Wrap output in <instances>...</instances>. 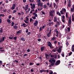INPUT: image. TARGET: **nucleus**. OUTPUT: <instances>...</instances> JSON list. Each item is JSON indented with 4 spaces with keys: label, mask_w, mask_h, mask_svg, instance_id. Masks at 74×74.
<instances>
[{
    "label": "nucleus",
    "mask_w": 74,
    "mask_h": 74,
    "mask_svg": "<svg viewBox=\"0 0 74 74\" xmlns=\"http://www.w3.org/2000/svg\"><path fill=\"white\" fill-rule=\"evenodd\" d=\"M45 49V47H41L40 49L41 52H42V51H43V50H44Z\"/></svg>",
    "instance_id": "15"
},
{
    "label": "nucleus",
    "mask_w": 74,
    "mask_h": 74,
    "mask_svg": "<svg viewBox=\"0 0 74 74\" xmlns=\"http://www.w3.org/2000/svg\"><path fill=\"white\" fill-rule=\"evenodd\" d=\"M29 6V5H27L25 6V11H27L28 9V7Z\"/></svg>",
    "instance_id": "11"
},
{
    "label": "nucleus",
    "mask_w": 74,
    "mask_h": 74,
    "mask_svg": "<svg viewBox=\"0 0 74 74\" xmlns=\"http://www.w3.org/2000/svg\"><path fill=\"white\" fill-rule=\"evenodd\" d=\"M13 27L14 28V29L15 30H16L18 29V26L16 25H14Z\"/></svg>",
    "instance_id": "14"
},
{
    "label": "nucleus",
    "mask_w": 74,
    "mask_h": 74,
    "mask_svg": "<svg viewBox=\"0 0 74 74\" xmlns=\"http://www.w3.org/2000/svg\"><path fill=\"white\" fill-rule=\"evenodd\" d=\"M66 17L68 18V12L66 13Z\"/></svg>",
    "instance_id": "24"
},
{
    "label": "nucleus",
    "mask_w": 74,
    "mask_h": 74,
    "mask_svg": "<svg viewBox=\"0 0 74 74\" xmlns=\"http://www.w3.org/2000/svg\"><path fill=\"white\" fill-rule=\"evenodd\" d=\"M53 6L54 7V8H55V7H56V3H54L53 4Z\"/></svg>",
    "instance_id": "45"
},
{
    "label": "nucleus",
    "mask_w": 74,
    "mask_h": 74,
    "mask_svg": "<svg viewBox=\"0 0 74 74\" xmlns=\"http://www.w3.org/2000/svg\"><path fill=\"white\" fill-rule=\"evenodd\" d=\"M56 49H54L52 50V51L55 52H56Z\"/></svg>",
    "instance_id": "23"
},
{
    "label": "nucleus",
    "mask_w": 74,
    "mask_h": 74,
    "mask_svg": "<svg viewBox=\"0 0 74 74\" xmlns=\"http://www.w3.org/2000/svg\"><path fill=\"white\" fill-rule=\"evenodd\" d=\"M28 32H29V31H28V29H26V32H25L26 33H28Z\"/></svg>",
    "instance_id": "63"
},
{
    "label": "nucleus",
    "mask_w": 74,
    "mask_h": 74,
    "mask_svg": "<svg viewBox=\"0 0 74 74\" xmlns=\"http://www.w3.org/2000/svg\"><path fill=\"white\" fill-rule=\"evenodd\" d=\"M9 38L10 40H13V37H9Z\"/></svg>",
    "instance_id": "29"
},
{
    "label": "nucleus",
    "mask_w": 74,
    "mask_h": 74,
    "mask_svg": "<svg viewBox=\"0 0 74 74\" xmlns=\"http://www.w3.org/2000/svg\"><path fill=\"white\" fill-rule=\"evenodd\" d=\"M68 5L69 7H71V3H68Z\"/></svg>",
    "instance_id": "40"
},
{
    "label": "nucleus",
    "mask_w": 74,
    "mask_h": 74,
    "mask_svg": "<svg viewBox=\"0 0 74 74\" xmlns=\"http://www.w3.org/2000/svg\"><path fill=\"white\" fill-rule=\"evenodd\" d=\"M57 19H58V18H57V16H55L54 17V20L53 21L54 22H57Z\"/></svg>",
    "instance_id": "9"
},
{
    "label": "nucleus",
    "mask_w": 74,
    "mask_h": 74,
    "mask_svg": "<svg viewBox=\"0 0 74 74\" xmlns=\"http://www.w3.org/2000/svg\"><path fill=\"white\" fill-rule=\"evenodd\" d=\"M21 40L22 41H25V40L23 38H21Z\"/></svg>",
    "instance_id": "52"
},
{
    "label": "nucleus",
    "mask_w": 74,
    "mask_h": 74,
    "mask_svg": "<svg viewBox=\"0 0 74 74\" xmlns=\"http://www.w3.org/2000/svg\"><path fill=\"white\" fill-rule=\"evenodd\" d=\"M51 72L49 73V74H53V71H50Z\"/></svg>",
    "instance_id": "43"
},
{
    "label": "nucleus",
    "mask_w": 74,
    "mask_h": 74,
    "mask_svg": "<svg viewBox=\"0 0 74 74\" xmlns=\"http://www.w3.org/2000/svg\"><path fill=\"white\" fill-rule=\"evenodd\" d=\"M42 30V28L41 27H40L39 28V32H41Z\"/></svg>",
    "instance_id": "56"
},
{
    "label": "nucleus",
    "mask_w": 74,
    "mask_h": 74,
    "mask_svg": "<svg viewBox=\"0 0 74 74\" xmlns=\"http://www.w3.org/2000/svg\"><path fill=\"white\" fill-rule=\"evenodd\" d=\"M50 57H51V58H53V57H55V55L53 54H51V55Z\"/></svg>",
    "instance_id": "31"
},
{
    "label": "nucleus",
    "mask_w": 74,
    "mask_h": 74,
    "mask_svg": "<svg viewBox=\"0 0 74 74\" xmlns=\"http://www.w3.org/2000/svg\"><path fill=\"white\" fill-rule=\"evenodd\" d=\"M74 9H73V8H71V12H74Z\"/></svg>",
    "instance_id": "39"
},
{
    "label": "nucleus",
    "mask_w": 74,
    "mask_h": 74,
    "mask_svg": "<svg viewBox=\"0 0 74 74\" xmlns=\"http://www.w3.org/2000/svg\"><path fill=\"white\" fill-rule=\"evenodd\" d=\"M44 8H47V5H44Z\"/></svg>",
    "instance_id": "35"
},
{
    "label": "nucleus",
    "mask_w": 74,
    "mask_h": 74,
    "mask_svg": "<svg viewBox=\"0 0 74 74\" xmlns=\"http://www.w3.org/2000/svg\"><path fill=\"white\" fill-rule=\"evenodd\" d=\"M60 13L61 15H63L64 14V13L62 11H60Z\"/></svg>",
    "instance_id": "41"
},
{
    "label": "nucleus",
    "mask_w": 74,
    "mask_h": 74,
    "mask_svg": "<svg viewBox=\"0 0 74 74\" xmlns=\"http://www.w3.org/2000/svg\"><path fill=\"white\" fill-rule=\"evenodd\" d=\"M49 62H50L51 63H53L52 60H49Z\"/></svg>",
    "instance_id": "38"
},
{
    "label": "nucleus",
    "mask_w": 74,
    "mask_h": 74,
    "mask_svg": "<svg viewBox=\"0 0 74 74\" xmlns=\"http://www.w3.org/2000/svg\"><path fill=\"white\" fill-rule=\"evenodd\" d=\"M63 10L64 12H66V9H65V8H63Z\"/></svg>",
    "instance_id": "53"
},
{
    "label": "nucleus",
    "mask_w": 74,
    "mask_h": 74,
    "mask_svg": "<svg viewBox=\"0 0 74 74\" xmlns=\"http://www.w3.org/2000/svg\"><path fill=\"white\" fill-rule=\"evenodd\" d=\"M64 27V25L63 24L61 27V28L62 29H63Z\"/></svg>",
    "instance_id": "44"
},
{
    "label": "nucleus",
    "mask_w": 74,
    "mask_h": 74,
    "mask_svg": "<svg viewBox=\"0 0 74 74\" xmlns=\"http://www.w3.org/2000/svg\"><path fill=\"white\" fill-rule=\"evenodd\" d=\"M49 14L50 16H53V12H52V11L51 10L49 12Z\"/></svg>",
    "instance_id": "8"
},
{
    "label": "nucleus",
    "mask_w": 74,
    "mask_h": 74,
    "mask_svg": "<svg viewBox=\"0 0 74 74\" xmlns=\"http://www.w3.org/2000/svg\"><path fill=\"white\" fill-rule=\"evenodd\" d=\"M37 3H41V0H37Z\"/></svg>",
    "instance_id": "47"
},
{
    "label": "nucleus",
    "mask_w": 74,
    "mask_h": 74,
    "mask_svg": "<svg viewBox=\"0 0 74 74\" xmlns=\"http://www.w3.org/2000/svg\"><path fill=\"white\" fill-rule=\"evenodd\" d=\"M36 66H40V63H37L36 64Z\"/></svg>",
    "instance_id": "61"
},
{
    "label": "nucleus",
    "mask_w": 74,
    "mask_h": 74,
    "mask_svg": "<svg viewBox=\"0 0 74 74\" xmlns=\"http://www.w3.org/2000/svg\"><path fill=\"white\" fill-rule=\"evenodd\" d=\"M0 15V16H2V17H4L5 16V15L4 14H1Z\"/></svg>",
    "instance_id": "26"
},
{
    "label": "nucleus",
    "mask_w": 74,
    "mask_h": 74,
    "mask_svg": "<svg viewBox=\"0 0 74 74\" xmlns=\"http://www.w3.org/2000/svg\"><path fill=\"white\" fill-rule=\"evenodd\" d=\"M35 17H37V16H38V15H37V14H36L35 15Z\"/></svg>",
    "instance_id": "62"
},
{
    "label": "nucleus",
    "mask_w": 74,
    "mask_h": 74,
    "mask_svg": "<svg viewBox=\"0 0 74 74\" xmlns=\"http://www.w3.org/2000/svg\"><path fill=\"white\" fill-rule=\"evenodd\" d=\"M16 12V10H14L13 11V14H15Z\"/></svg>",
    "instance_id": "25"
},
{
    "label": "nucleus",
    "mask_w": 74,
    "mask_h": 74,
    "mask_svg": "<svg viewBox=\"0 0 74 74\" xmlns=\"http://www.w3.org/2000/svg\"><path fill=\"white\" fill-rule=\"evenodd\" d=\"M38 21L37 20L35 21V22L33 24L34 26H37V25H38Z\"/></svg>",
    "instance_id": "7"
},
{
    "label": "nucleus",
    "mask_w": 74,
    "mask_h": 74,
    "mask_svg": "<svg viewBox=\"0 0 74 74\" xmlns=\"http://www.w3.org/2000/svg\"><path fill=\"white\" fill-rule=\"evenodd\" d=\"M57 22V25H58V26H59V25H60V23H59V21H56V22Z\"/></svg>",
    "instance_id": "32"
},
{
    "label": "nucleus",
    "mask_w": 74,
    "mask_h": 74,
    "mask_svg": "<svg viewBox=\"0 0 74 74\" xmlns=\"http://www.w3.org/2000/svg\"><path fill=\"white\" fill-rule=\"evenodd\" d=\"M32 18L33 19H36V17H35V16H34L32 17Z\"/></svg>",
    "instance_id": "59"
},
{
    "label": "nucleus",
    "mask_w": 74,
    "mask_h": 74,
    "mask_svg": "<svg viewBox=\"0 0 74 74\" xmlns=\"http://www.w3.org/2000/svg\"><path fill=\"white\" fill-rule=\"evenodd\" d=\"M67 3V2L66 1V0H65L64 1V4H65V5H66V3Z\"/></svg>",
    "instance_id": "57"
},
{
    "label": "nucleus",
    "mask_w": 74,
    "mask_h": 74,
    "mask_svg": "<svg viewBox=\"0 0 74 74\" xmlns=\"http://www.w3.org/2000/svg\"><path fill=\"white\" fill-rule=\"evenodd\" d=\"M29 65L30 66H32V65H33V63H30L29 64Z\"/></svg>",
    "instance_id": "55"
},
{
    "label": "nucleus",
    "mask_w": 74,
    "mask_h": 74,
    "mask_svg": "<svg viewBox=\"0 0 74 74\" xmlns=\"http://www.w3.org/2000/svg\"><path fill=\"white\" fill-rule=\"evenodd\" d=\"M35 4H33V6H32V7H31V9H34V8H35Z\"/></svg>",
    "instance_id": "18"
},
{
    "label": "nucleus",
    "mask_w": 74,
    "mask_h": 74,
    "mask_svg": "<svg viewBox=\"0 0 74 74\" xmlns=\"http://www.w3.org/2000/svg\"><path fill=\"white\" fill-rule=\"evenodd\" d=\"M21 26H23L24 27H26L27 26V25H26L25 23H23L22 25Z\"/></svg>",
    "instance_id": "12"
},
{
    "label": "nucleus",
    "mask_w": 74,
    "mask_h": 74,
    "mask_svg": "<svg viewBox=\"0 0 74 74\" xmlns=\"http://www.w3.org/2000/svg\"><path fill=\"white\" fill-rule=\"evenodd\" d=\"M56 14L57 15H59V16H61V14H60V12L58 11L57 12Z\"/></svg>",
    "instance_id": "16"
},
{
    "label": "nucleus",
    "mask_w": 74,
    "mask_h": 74,
    "mask_svg": "<svg viewBox=\"0 0 74 74\" xmlns=\"http://www.w3.org/2000/svg\"><path fill=\"white\" fill-rule=\"evenodd\" d=\"M3 7H0V11H1V10H2L3 9Z\"/></svg>",
    "instance_id": "48"
},
{
    "label": "nucleus",
    "mask_w": 74,
    "mask_h": 74,
    "mask_svg": "<svg viewBox=\"0 0 74 74\" xmlns=\"http://www.w3.org/2000/svg\"><path fill=\"white\" fill-rule=\"evenodd\" d=\"M69 19L68 22H71V16L69 17Z\"/></svg>",
    "instance_id": "19"
},
{
    "label": "nucleus",
    "mask_w": 74,
    "mask_h": 74,
    "mask_svg": "<svg viewBox=\"0 0 74 74\" xmlns=\"http://www.w3.org/2000/svg\"><path fill=\"white\" fill-rule=\"evenodd\" d=\"M27 16H27L26 17V21H29V18H28V17H27Z\"/></svg>",
    "instance_id": "22"
},
{
    "label": "nucleus",
    "mask_w": 74,
    "mask_h": 74,
    "mask_svg": "<svg viewBox=\"0 0 74 74\" xmlns=\"http://www.w3.org/2000/svg\"><path fill=\"white\" fill-rule=\"evenodd\" d=\"M52 62H53V63H55V62H56V61L55 59H52Z\"/></svg>",
    "instance_id": "46"
},
{
    "label": "nucleus",
    "mask_w": 74,
    "mask_h": 74,
    "mask_svg": "<svg viewBox=\"0 0 74 74\" xmlns=\"http://www.w3.org/2000/svg\"><path fill=\"white\" fill-rule=\"evenodd\" d=\"M60 63V60H58L56 62V63L55 64V65L56 66H58V65H59Z\"/></svg>",
    "instance_id": "6"
},
{
    "label": "nucleus",
    "mask_w": 74,
    "mask_h": 74,
    "mask_svg": "<svg viewBox=\"0 0 74 74\" xmlns=\"http://www.w3.org/2000/svg\"><path fill=\"white\" fill-rule=\"evenodd\" d=\"M16 6V5L15 4H13L12 7L11 8V10H14L15 8V6Z\"/></svg>",
    "instance_id": "5"
},
{
    "label": "nucleus",
    "mask_w": 74,
    "mask_h": 74,
    "mask_svg": "<svg viewBox=\"0 0 74 74\" xmlns=\"http://www.w3.org/2000/svg\"><path fill=\"white\" fill-rule=\"evenodd\" d=\"M61 55L63 57H64V53H62L61 54Z\"/></svg>",
    "instance_id": "50"
},
{
    "label": "nucleus",
    "mask_w": 74,
    "mask_h": 74,
    "mask_svg": "<svg viewBox=\"0 0 74 74\" xmlns=\"http://www.w3.org/2000/svg\"><path fill=\"white\" fill-rule=\"evenodd\" d=\"M38 59H40V60H42V58H41V56L39 57H38Z\"/></svg>",
    "instance_id": "64"
},
{
    "label": "nucleus",
    "mask_w": 74,
    "mask_h": 74,
    "mask_svg": "<svg viewBox=\"0 0 74 74\" xmlns=\"http://www.w3.org/2000/svg\"><path fill=\"white\" fill-rule=\"evenodd\" d=\"M13 39H14V40H16V39H17V37H16V36L14 37L13 38Z\"/></svg>",
    "instance_id": "37"
},
{
    "label": "nucleus",
    "mask_w": 74,
    "mask_h": 74,
    "mask_svg": "<svg viewBox=\"0 0 74 74\" xmlns=\"http://www.w3.org/2000/svg\"><path fill=\"white\" fill-rule=\"evenodd\" d=\"M0 33H2L3 31V28L1 27L0 28Z\"/></svg>",
    "instance_id": "17"
},
{
    "label": "nucleus",
    "mask_w": 74,
    "mask_h": 74,
    "mask_svg": "<svg viewBox=\"0 0 74 74\" xmlns=\"http://www.w3.org/2000/svg\"><path fill=\"white\" fill-rule=\"evenodd\" d=\"M24 22H25V23H29V22H28V21H26L25 20L24 21Z\"/></svg>",
    "instance_id": "51"
},
{
    "label": "nucleus",
    "mask_w": 74,
    "mask_h": 74,
    "mask_svg": "<svg viewBox=\"0 0 74 74\" xmlns=\"http://www.w3.org/2000/svg\"><path fill=\"white\" fill-rule=\"evenodd\" d=\"M11 21V20H10V19H8L7 20V22H10Z\"/></svg>",
    "instance_id": "49"
},
{
    "label": "nucleus",
    "mask_w": 74,
    "mask_h": 74,
    "mask_svg": "<svg viewBox=\"0 0 74 74\" xmlns=\"http://www.w3.org/2000/svg\"><path fill=\"white\" fill-rule=\"evenodd\" d=\"M45 58H46V59H48V56H49V55H48V54H46L45 55Z\"/></svg>",
    "instance_id": "20"
},
{
    "label": "nucleus",
    "mask_w": 74,
    "mask_h": 74,
    "mask_svg": "<svg viewBox=\"0 0 74 74\" xmlns=\"http://www.w3.org/2000/svg\"><path fill=\"white\" fill-rule=\"evenodd\" d=\"M52 3H51L49 7H50V8H51V7H52Z\"/></svg>",
    "instance_id": "42"
},
{
    "label": "nucleus",
    "mask_w": 74,
    "mask_h": 74,
    "mask_svg": "<svg viewBox=\"0 0 74 74\" xmlns=\"http://www.w3.org/2000/svg\"><path fill=\"white\" fill-rule=\"evenodd\" d=\"M67 29L68 30V32H70V28L69 27H68L67 28Z\"/></svg>",
    "instance_id": "36"
},
{
    "label": "nucleus",
    "mask_w": 74,
    "mask_h": 74,
    "mask_svg": "<svg viewBox=\"0 0 74 74\" xmlns=\"http://www.w3.org/2000/svg\"><path fill=\"white\" fill-rule=\"evenodd\" d=\"M51 35V29H50L49 33L47 34V37H49Z\"/></svg>",
    "instance_id": "2"
},
{
    "label": "nucleus",
    "mask_w": 74,
    "mask_h": 74,
    "mask_svg": "<svg viewBox=\"0 0 74 74\" xmlns=\"http://www.w3.org/2000/svg\"><path fill=\"white\" fill-rule=\"evenodd\" d=\"M72 52L71 51L69 53V56H71V54H72Z\"/></svg>",
    "instance_id": "33"
},
{
    "label": "nucleus",
    "mask_w": 74,
    "mask_h": 74,
    "mask_svg": "<svg viewBox=\"0 0 74 74\" xmlns=\"http://www.w3.org/2000/svg\"><path fill=\"white\" fill-rule=\"evenodd\" d=\"M34 69H33V68L31 69V72H34Z\"/></svg>",
    "instance_id": "30"
},
{
    "label": "nucleus",
    "mask_w": 74,
    "mask_h": 74,
    "mask_svg": "<svg viewBox=\"0 0 74 74\" xmlns=\"http://www.w3.org/2000/svg\"><path fill=\"white\" fill-rule=\"evenodd\" d=\"M41 37V34H39L38 35V37L40 38Z\"/></svg>",
    "instance_id": "21"
},
{
    "label": "nucleus",
    "mask_w": 74,
    "mask_h": 74,
    "mask_svg": "<svg viewBox=\"0 0 74 74\" xmlns=\"http://www.w3.org/2000/svg\"><path fill=\"white\" fill-rule=\"evenodd\" d=\"M55 30V32H56V33L57 34L56 35V36L57 37H58V36H59V31H58V29H56Z\"/></svg>",
    "instance_id": "3"
},
{
    "label": "nucleus",
    "mask_w": 74,
    "mask_h": 74,
    "mask_svg": "<svg viewBox=\"0 0 74 74\" xmlns=\"http://www.w3.org/2000/svg\"><path fill=\"white\" fill-rule=\"evenodd\" d=\"M22 32V30H20L18 31L16 34V35H18V34L21 33V32Z\"/></svg>",
    "instance_id": "10"
},
{
    "label": "nucleus",
    "mask_w": 74,
    "mask_h": 74,
    "mask_svg": "<svg viewBox=\"0 0 74 74\" xmlns=\"http://www.w3.org/2000/svg\"><path fill=\"white\" fill-rule=\"evenodd\" d=\"M71 22H68V26L69 27H71Z\"/></svg>",
    "instance_id": "13"
},
{
    "label": "nucleus",
    "mask_w": 74,
    "mask_h": 74,
    "mask_svg": "<svg viewBox=\"0 0 74 74\" xmlns=\"http://www.w3.org/2000/svg\"><path fill=\"white\" fill-rule=\"evenodd\" d=\"M5 38H6V37H5V36H4L3 37L2 39V38H0L1 40L0 41V43H1V42H3V41H4V39H5Z\"/></svg>",
    "instance_id": "4"
},
{
    "label": "nucleus",
    "mask_w": 74,
    "mask_h": 74,
    "mask_svg": "<svg viewBox=\"0 0 74 74\" xmlns=\"http://www.w3.org/2000/svg\"><path fill=\"white\" fill-rule=\"evenodd\" d=\"M27 56V54H25L23 55V56Z\"/></svg>",
    "instance_id": "60"
},
{
    "label": "nucleus",
    "mask_w": 74,
    "mask_h": 74,
    "mask_svg": "<svg viewBox=\"0 0 74 74\" xmlns=\"http://www.w3.org/2000/svg\"><path fill=\"white\" fill-rule=\"evenodd\" d=\"M41 13H42V15H45V12H44V11H42L41 12Z\"/></svg>",
    "instance_id": "27"
},
{
    "label": "nucleus",
    "mask_w": 74,
    "mask_h": 74,
    "mask_svg": "<svg viewBox=\"0 0 74 74\" xmlns=\"http://www.w3.org/2000/svg\"><path fill=\"white\" fill-rule=\"evenodd\" d=\"M30 2H32V3H33L34 2V0H29Z\"/></svg>",
    "instance_id": "54"
},
{
    "label": "nucleus",
    "mask_w": 74,
    "mask_h": 74,
    "mask_svg": "<svg viewBox=\"0 0 74 74\" xmlns=\"http://www.w3.org/2000/svg\"><path fill=\"white\" fill-rule=\"evenodd\" d=\"M11 24H12L11 26H14V25L15 23H14V22H12V23Z\"/></svg>",
    "instance_id": "34"
},
{
    "label": "nucleus",
    "mask_w": 74,
    "mask_h": 74,
    "mask_svg": "<svg viewBox=\"0 0 74 74\" xmlns=\"http://www.w3.org/2000/svg\"><path fill=\"white\" fill-rule=\"evenodd\" d=\"M47 45L50 48H53V47H52V44H51V42H49L47 43Z\"/></svg>",
    "instance_id": "1"
},
{
    "label": "nucleus",
    "mask_w": 74,
    "mask_h": 74,
    "mask_svg": "<svg viewBox=\"0 0 74 74\" xmlns=\"http://www.w3.org/2000/svg\"><path fill=\"white\" fill-rule=\"evenodd\" d=\"M71 3V0H69V2H68V3Z\"/></svg>",
    "instance_id": "58"
},
{
    "label": "nucleus",
    "mask_w": 74,
    "mask_h": 74,
    "mask_svg": "<svg viewBox=\"0 0 74 74\" xmlns=\"http://www.w3.org/2000/svg\"><path fill=\"white\" fill-rule=\"evenodd\" d=\"M55 38H56V37H53L51 39V41H53V40H55Z\"/></svg>",
    "instance_id": "28"
}]
</instances>
